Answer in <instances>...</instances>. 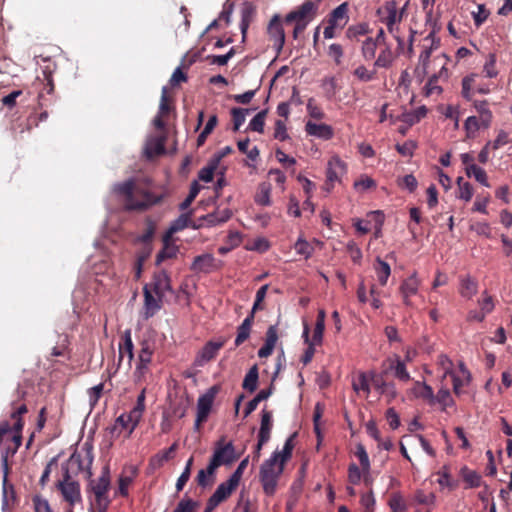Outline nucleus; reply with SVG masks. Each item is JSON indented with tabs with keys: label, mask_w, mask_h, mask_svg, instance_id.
<instances>
[{
	"label": "nucleus",
	"mask_w": 512,
	"mask_h": 512,
	"mask_svg": "<svg viewBox=\"0 0 512 512\" xmlns=\"http://www.w3.org/2000/svg\"><path fill=\"white\" fill-rule=\"evenodd\" d=\"M114 190L127 211H147L160 204L166 196L164 192H157L151 182L135 179L115 185Z\"/></svg>",
	"instance_id": "nucleus-1"
},
{
	"label": "nucleus",
	"mask_w": 512,
	"mask_h": 512,
	"mask_svg": "<svg viewBox=\"0 0 512 512\" xmlns=\"http://www.w3.org/2000/svg\"><path fill=\"white\" fill-rule=\"evenodd\" d=\"M398 185L401 188L407 189L409 192H414L418 186V181L414 175L408 174L399 179Z\"/></svg>",
	"instance_id": "nucleus-64"
},
{
	"label": "nucleus",
	"mask_w": 512,
	"mask_h": 512,
	"mask_svg": "<svg viewBox=\"0 0 512 512\" xmlns=\"http://www.w3.org/2000/svg\"><path fill=\"white\" fill-rule=\"evenodd\" d=\"M465 171L468 177L473 176L475 180L481 183L482 185L486 187L490 186L487 180V174L485 170L482 169L481 167L477 166L476 164H470L468 168H465Z\"/></svg>",
	"instance_id": "nucleus-39"
},
{
	"label": "nucleus",
	"mask_w": 512,
	"mask_h": 512,
	"mask_svg": "<svg viewBox=\"0 0 512 512\" xmlns=\"http://www.w3.org/2000/svg\"><path fill=\"white\" fill-rule=\"evenodd\" d=\"M462 181H463V178L458 177V179H457L458 190H459L458 197L465 201H470L473 196V187L469 182H462Z\"/></svg>",
	"instance_id": "nucleus-53"
},
{
	"label": "nucleus",
	"mask_w": 512,
	"mask_h": 512,
	"mask_svg": "<svg viewBox=\"0 0 512 512\" xmlns=\"http://www.w3.org/2000/svg\"><path fill=\"white\" fill-rule=\"evenodd\" d=\"M143 413H144V410L134 407L128 414H126V416L128 417V421L131 422V425H130L129 433H126V435H124V438L127 439L131 436V434L134 432V430L138 426L139 422L141 421Z\"/></svg>",
	"instance_id": "nucleus-46"
},
{
	"label": "nucleus",
	"mask_w": 512,
	"mask_h": 512,
	"mask_svg": "<svg viewBox=\"0 0 512 512\" xmlns=\"http://www.w3.org/2000/svg\"><path fill=\"white\" fill-rule=\"evenodd\" d=\"M477 282L470 276L462 277L460 284V294L465 298H472L477 293Z\"/></svg>",
	"instance_id": "nucleus-36"
},
{
	"label": "nucleus",
	"mask_w": 512,
	"mask_h": 512,
	"mask_svg": "<svg viewBox=\"0 0 512 512\" xmlns=\"http://www.w3.org/2000/svg\"><path fill=\"white\" fill-rule=\"evenodd\" d=\"M256 6L252 2H246L241 9V22H240V30L242 33L243 40L246 37L247 30L250 24L254 21L256 17Z\"/></svg>",
	"instance_id": "nucleus-23"
},
{
	"label": "nucleus",
	"mask_w": 512,
	"mask_h": 512,
	"mask_svg": "<svg viewBox=\"0 0 512 512\" xmlns=\"http://www.w3.org/2000/svg\"><path fill=\"white\" fill-rule=\"evenodd\" d=\"M131 422L128 421V417L126 414H121L115 420V424L112 428V432H115V435H112L115 438H119L123 431L129 433Z\"/></svg>",
	"instance_id": "nucleus-45"
},
{
	"label": "nucleus",
	"mask_w": 512,
	"mask_h": 512,
	"mask_svg": "<svg viewBox=\"0 0 512 512\" xmlns=\"http://www.w3.org/2000/svg\"><path fill=\"white\" fill-rule=\"evenodd\" d=\"M153 350L148 342L141 343V349L138 354V362L134 375L137 380H141L148 371V366L151 363Z\"/></svg>",
	"instance_id": "nucleus-17"
},
{
	"label": "nucleus",
	"mask_w": 512,
	"mask_h": 512,
	"mask_svg": "<svg viewBox=\"0 0 512 512\" xmlns=\"http://www.w3.org/2000/svg\"><path fill=\"white\" fill-rule=\"evenodd\" d=\"M176 449H177V444L176 443L172 444L168 449L163 450V451L159 452L158 454H156L154 457H152L150 460V465L153 468H159V467L163 466V464L165 462L169 461L170 459H172L174 457V453H175Z\"/></svg>",
	"instance_id": "nucleus-31"
},
{
	"label": "nucleus",
	"mask_w": 512,
	"mask_h": 512,
	"mask_svg": "<svg viewBox=\"0 0 512 512\" xmlns=\"http://www.w3.org/2000/svg\"><path fill=\"white\" fill-rule=\"evenodd\" d=\"M27 411L28 409L25 403H21L20 405H17L16 402L12 403L10 418L14 423L12 426L10 425V431L6 434V436L11 435V441L14 443V447L11 450L12 454L16 453L22 444V430L24 427L22 415L26 414Z\"/></svg>",
	"instance_id": "nucleus-6"
},
{
	"label": "nucleus",
	"mask_w": 512,
	"mask_h": 512,
	"mask_svg": "<svg viewBox=\"0 0 512 512\" xmlns=\"http://www.w3.org/2000/svg\"><path fill=\"white\" fill-rule=\"evenodd\" d=\"M268 110L264 109L258 112L250 121L248 129L258 133L264 132L265 119L267 117Z\"/></svg>",
	"instance_id": "nucleus-41"
},
{
	"label": "nucleus",
	"mask_w": 512,
	"mask_h": 512,
	"mask_svg": "<svg viewBox=\"0 0 512 512\" xmlns=\"http://www.w3.org/2000/svg\"><path fill=\"white\" fill-rule=\"evenodd\" d=\"M32 502L35 512H53L48 500L40 495H35Z\"/></svg>",
	"instance_id": "nucleus-61"
},
{
	"label": "nucleus",
	"mask_w": 512,
	"mask_h": 512,
	"mask_svg": "<svg viewBox=\"0 0 512 512\" xmlns=\"http://www.w3.org/2000/svg\"><path fill=\"white\" fill-rule=\"evenodd\" d=\"M238 483L229 477L228 480L222 482L209 498V508L215 509L220 503L230 497L233 491L238 487Z\"/></svg>",
	"instance_id": "nucleus-13"
},
{
	"label": "nucleus",
	"mask_w": 512,
	"mask_h": 512,
	"mask_svg": "<svg viewBox=\"0 0 512 512\" xmlns=\"http://www.w3.org/2000/svg\"><path fill=\"white\" fill-rule=\"evenodd\" d=\"M224 344L225 340L207 342L197 355V363L199 365H203L204 363L213 360Z\"/></svg>",
	"instance_id": "nucleus-18"
},
{
	"label": "nucleus",
	"mask_w": 512,
	"mask_h": 512,
	"mask_svg": "<svg viewBox=\"0 0 512 512\" xmlns=\"http://www.w3.org/2000/svg\"><path fill=\"white\" fill-rule=\"evenodd\" d=\"M346 163L342 161L338 156L332 157L328 161V167L326 172V190L330 191L334 187V183L340 181L341 177L346 173Z\"/></svg>",
	"instance_id": "nucleus-11"
},
{
	"label": "nucleus",
	"mask_w": 512,
	"mask_h": 512,
	"mask_svg": "<svg viewBox=\"0 0 512 512\" xmlns=\"http://www.w3.org/2000/svg\"><path fill=\"white\" fill-rule=\"evenodd\" d=\"M93 446L89 442H85L81 452H74L68 459L67 465L63 468H69L70 474L77 475L82 471H86L87 478L92 477L91 466L93 463Z\"/></svg>",
	"instance_id": "nucleus-4"
},
{
	"label": "nucleus",
	"mask_w": 512,
	"mask_h": 512,
	"mask_svg": "<svg viewBox=\"0 0 512 512\" xmlns=\"http://www.w3.org/2000/svg\"><path fill=\"white\" fill-rule=\"evenodd\" d=\"M295 437L296 433L285 441L282 451H274L270 458L265 460L260 467L259 479L264 493L268 496H272L276 492L278 480L284 471V466L292 456Z\"/></svg>",
	"instance_id": "nucleus-2"
},
{
	"label": "nucleus",
	"mask_w": 512,
	"mask_h": 512,
	"mask_svg": "<svg viewBox=\"0 0 512 512\" xmlns=\"http://www.w3.org/2000/svg\"><path fill=\"white\" fill-rule=\"evenodd\" d=\"M369 382L370 376H368L366 373L361 372L358 376V379L353 382V389L358 392L360 390L364 391L367 395L370 393V385Z\"/></svg>",
	"instance_id": "nucleus-54"
},
{
	"label": "nucleus",
	"mask_w": 512,
	"mask_h": 512,
	"mask_svg": "<svg viewBox=\"0 0 512 512\" xmlns=\"http://www.w3.org/2000/svg\"><path fill=\"white\" fill-rule=\"evenodd\" d=\"M277 340H278L277 327L275 325H271L266 331L264 345L258 350V356L260 358L269 357L273 353V350L275 348Z\"/></svg>",
	"instance_id": "nucleus-21"
},
{
	"label": "nucleus",
	"mask_w": 512,
	"mask_h": 512,
	"mask_svg": "<svg viewBox=\"0 0 512 512\" xmlns=\"http://www.w3.org/2000/svg\"><path fill=\"white\" fill-rule=\"evenodd\" d=\"M435 403H439L442 406L443 410L454 404L453 399L451 397V393L448 388L442 387L439 389L437 395H435Z\"/></svg>",
	"instance_id": "nucleus-49"
},
{
	"label": "nucleus",
	"mask_w": 512,
	"mask_h": 512,
	"mask_svg": "<svg viewBox=\"0 0 512 512\" xmlns=\"http://www.w3.org/2000/svg\"><path fill=\"white\" fill-rule=\"evenodd\" d=\"M362 476L363 470L355 463H351L348 467V481L353 485H357L360 483Z\"/></svg>",
	"instance_id": "nucleus-62"
},
{
	"label": "nucleus",
	"mask_w": 512,
	"mask_h": 512,
	"mask_svg": "<svg viewBox=\"0 0 512 512\" xmlns=\"http://www.w3.org/2000/svg\"><path fill=\"white\" fill-rule=\"evenodd\" d=\"M191 214L192 212L183 213L177 219H175L169 227V234H174L188 227L191 222Z\"/></svg>",
	"instance_id": "nucleus-40"
},
{
	"label": "nucleus",
	"mask_w": 512,
	"mask_h": 512,
	"mask_svg": "<svg viewBox=\"0 0 512 512\" xmlns=\"http://www.w3.org/2000/svg\"><path fill=\"white\" fill-rule=\"evenodd\" d=\"M353 75L362 82H369L375 78L376 71H370L364 65H359L353 71Z\"/></svg>",
	"instance_id": "nucleus-59"
},
{
	"label": "nucleus",
	"mask_w": 512,
	"mask_h": 512,
	"mask_svg": "<svg viewBox=\"0 0 512 512\" xmlns=\"http://www.w3.org/2000/svg\"><path fill=\"white\" fill-rule=\"evenodd\" d=\"M369 32L368 24L359 23L348 27L346 30V37L348 39H356L359 36L366 35Z\"/></svg>",
	"instance_id": "nucleus-51"
},
{
	"label": "nucleus",
	"mask_w": 512,
	"mask_h": 512,
	"mask_svg": "<svg viewBox=\"0 0 512 512\" xmlns=\"http://www.w3.org/2000/svg\"><path fill=\"white\" fill-rule=\"evenodd\" d=\"M317 6L313 1L306 0L303 4H301L297 9L288 13L285 17L286 23L292 22H304L309 24L316 15Z\"/></svg>",
	"instance_id": "nucleus-9"
},
{
	"label": "nucleus",
	"mask_w": 512,
	"mask_h": 512,
	"mask_svg": "<svg viewBox=\"0 0 512 512\" xmlns=\"http://www.w3.org/2000/svg\"><path fill=\"white\" fill-rule=\"evenodd\" d=\"M370 380L373 387L380 393H386L387 389H393V382H386L383 376L377 375L375 372L370 373Z\"/></svg>",
	"instance_id": "nucleus-42"
},
{
	"label": "nucleus",
	"mask_w": 512,
	"mask_h": 512,
	"mask_svg": "<svg viewBox=\"0 0 512 512\" xmlns=\"http://www.w3.org/2000/svg\"><path fill=\"white\" fill-rule=\"evenodd\" d=\"M217 468H213L210 470V463L205 469H201L198 471V474L195 478V482L198 486H201L203 488L211 485L214 482V475Z\"/></svg>",
	"instance_id": "nucleus-37"
},
{
	"label": "nucleus",
	"mask_w": 512,
	"mask_h": 512,
	"mask_svg": "<svg viewBox=\"0 0 512 512\" xmlns=\"http://www.w3.org/2000/svg\"><path fill=\"white\" fill-rule=\"evenodd\" d=\"M355 455L359 459V462H360V465H361V469L363 470V473H369L370 461H369L368 454H367V452L365 450V447L363 445L359 444L357 446Z\"/></svg>",
	"instance_id": "nucleus-56"
},
{
	"label": "nucleus",
	"mask_w": 512,
	"mask_h": 512,
	"mask_svg": "<svg viewBox=\"0 0 512 512\" xmlns=\"http://www.w3.org/2000/svg\"><path fill=\"white\" fill-rule=\"evenodd\" d=\"M405 12V6L399 10L395 1L386 2L383 7L377 11L378 15L380 16V21L386 25L388 32L397 41L398 48L401 49L404 46V38L400 32V23Z\"/></svg>",
	"instance_id": "nucleus-3"
},
{
	"label": "nucleus",
	"mask_w": 512,
	"mask_h": 512,
	"mask_svg": "<svg viewBox=\"0 0 512 512\" xmlns=\"http://www.w3.org/2000/svg\"><path fill=\"white\" fill-rule=\"evenodd\" d=\"M258 378V366L255 364L246 373L242 387L249 392H254L257 388Z\"/></svg>",
	"instance_id": "nucleus-35"
},
{
	"label": "nucleus",
	"mask_w": 512,
	"mask_h": 512,
	"mask_svg": "<svg viewBox=\"0 0 512 512\" xmlns=\"http://www.w3.org/2000/svg\"><path fill=\"white\" fill-rule=\"evenodd\" d=\"M56 487L71 506L81 500L80 484L73 480L69 468H63V478L58 481Z\"/></svg>",
	"instance_id": "nucleus-8"
},
{
	"label": "nucleus",
	"mask_w": 512,
	"mask_h": 512,
	"mask_svg": "<svg viewBox=\"0 0 512 512\" xmlns=\"http://www.w3.org/2000/svg\"><path fill=\"white\" fill-rule=\"evenodd\" d=\"M254 109L234 107L231 109L230 114L233 123V131L236 132L240 129L246 119V111H253Z\"/></svg>",
	"instance_id": "nucleus-38"
},
{
	"label": "nucleus",
	"mask_w": 512,
	"mask_h": 512,
	"mask_svg": "<svg viewBox=\"0 0 512 512\" xmlns=\"http://www.w3.org/2000/svg\"><path fill=\"white\" fill-rule=\"evenodd\" d=\"M91 491L95 495V499L98 505H101L102 501L106 499V495L110 488V470L108 466L102 468L101 476L97 481H90Z\"/></svg>",
	"instance_id": "nucleus-12"
},
{
	"label": "nucleus",
	"mask_w": 512,
	"mask_h": 512,
	"mask_svg": "<svg viewBox=\"0 0 512 512\" xmlns=\"http://www.w3.org/2000/svg\"><path fill=\"white\" fill-rule=\"evenodd\" d=\"M294 249L297 254L302 255L305 259L310 258L314 253L313 246L303 238H298L296 243L294 244Z\"/></svg>",
	"instance_id": "nucleus-47"
},
{
	"label": "nucleus",
	"mask_w": 512,
	"mask_h": 512,
	"mask_svg": "<svg viewBox=\"0 0 512 512\" xmlns=\"http://www.w3.org/2000/svg\"><path fill=\"white\" fill-rule=\"evenodd\" d=\"M477 74H471L468 76H465L462 79V96L466 100H471L472 98V89L474 88L475 78L477 77Z\"/></svg>",
	"instance_id": "nucleus-52"
},
{
	"label": "nucleus",
	"mask_w": 512,
	"mask_h": 512,
	"mask_svg": "<svg viewBox=\"0 0 512 512\" xmlns=\"http://www.w3.org/2000/svg\"><path fill=\"white\" fill-rule=\"evenodd\" d=\"M220 391L219 385H213L205 394L201 395L197 401V415L195 420V429L200 430L201 425L207 421L212 409L216 395Z\"/></svg>",
	"instance_id": "nucleus-7"
},
{
	"label": "nucleus",
	"mask_w": 512,
	"mask_h": 512,
	"mask_svg": "<svg viewBox=\"0 0 512 512\" xmlns=\"http://www.w3.org/2000/svg\"><path fill=\"white\" fill-rule=\"evenodd\" d=\"M145 286H150L156 296L165 297L166 292H172L171 280L165 271L154 273L152 281Z\"/></svg>",
	"instance_id": "nucleus-15"
},
{
	"label": "nucleus",
	"mask_w": 512,
	"mask_h": 512,
	"mask_svg": "<svg viewBox=\"0 0 512 512\" xmlns=\"http://www.w3.org/2000/svg\"><path fill=\"white\" fill-rule=\"evenodd\" d=\"M215 258L212 254H202L196 256L191 265V270L194 272L209 273L214 267Z\"/></svg>",
	"instance_id": "nucleus-26"
},
{
	"label": "nucleus",
	"mask_w": 512,
	"mask_h": 512,
	"mask_svg": "<svg viewBox=\"0 0 512 512\" xmlns=\"http://www.w3.org/2000/svg\"><path fill=\"white\" fill-rule=\"evenodd\" d=\"M325 318V311L323 309H320L317 314L313 336L312 339H310L312 343H315L317 345H320L322 343L323 334L325 330Z\"/></svg>",
	"instance_id": "nucleus-29"
},
{
	"label": "nucleus",
	"mask_w": 512,
	"mask_h": 512,
	"mask_svg": "<svg viewBox=\"0 0 512 512\" xmlns=\"http://www.w3.org/2000/svg\"><path fill=\"white\" fill-rule=\"evenodd\" d=\"M272 430V413L267 410L262 411L261 425L258 433V439L262 443H267L270 439Z\"/></svg>",
	"instance_id": "nucleus-28"
},
{
	"label": "nucleus",
	"mask_w": 512,
	"mask_h": 512,
	"mask_svg": "<svg viewBox=\"0 0 512 512\" xmlns=\"http://www.w3.org/2000/svg\"><path fill=\"white\" fill-rule=\"evenodd\" d=\"M348 3L344 2L337 6L329 14L327 24L342 29L348 21Z\"/></svg>",
	"instance_id": "nucleus-20"
},
{
	"label": "nucleus",
	"mask_w": 512,
	"mask_h": 512,
	"mask_svg": "<svg viewBox=\"0 0 512 512\" xmlns=\"http://www.w3.org/2000/svg\"><path fill=\"white\" fill-rule=\"evenodd\" d=\"M474 106L476 111L479 113L481 125L485 128L489 127L492 122L493 115L491 110L488 108L487 101H476Z\"/></svg>",
	"instance_id": "nucleus-34"
},
{
	"label": "nucleus",
	"mask_w": 512,
	"mask_h": 512,
	"mask_svg": "<svg viewBox=\"0 0 512 512\" xmlns=\"http://www.w3.org/2000/svg\"><path fill=\"white\" fill-rule=\"evenodd\" d=\"M267 33L270 40L273 42V47L279 53L285 43V32L282 26L281 18L279 15H274L267 27Z\"/></svg>",
	"instance_id": "nucleus-14"
},
{
	"label": "nucleus",
	"mask_w": 512,
	"mask_h": 512,
	"mask_svg": "<svg viewBox=\"0 0 512 512\" xmlns=\"http://www.w3.org/2000/svg\"><path fill=\"white\" fill-rule=\"evenodd\" d=\"M382 366L384 367L383 372L385 374L393 372L394 377L399 381L408 382L411 379L410 374L406 368V363L401 359L399 355L388 357L385 361H383Z\"/></svg>",
	"instance_id": "nucleus-10"
},
{
	"label": "nucleus",
	"mask_w": 512,
	"mask_h": 512,
	"mask_svg": "<svg viewBox=\"0 0 512 512\" xmlns=\"http://www.w3.org/2000/svg\"><path fill=\"white\" fill-rule=\"evenodd\" d=\"M394 57L390 47L383 49L378 58L376 59L374 66L379 68H389L393 63Z\"/></svg>",
	"instance_id": "nucleus-44"
},
{
	"label": "nucleus",
	"mask_w": 512,
	"mask_h": 512,
	"mask_svg": "<svg viewBox=\"0 0 512 512\" xmlns=\"http://www.w3.org/2000/svg\"><path fill=\"white\" fill-rule=\"evenodd\" d=\"M463 478L472 488L479 487L481 484V476L476 471L463 469Z\"/></svg>",
	"instance_id": "nucleus-63"
},
{
	"label": "nucleus",
	"mask_w": 512,
	"mask_h": 512,
	"mask_svg": "<svg viewBox=\"0 0 512 512\" xmlns=\"http://www.w3.org/2000/svg\"><path fill=\"white\" fill-rule=\"evenodd\" d=\"M199 503L190 498H183L173 512H196Z\"/></svg>",
	"instance_id": "nucleus-57"
},
{
	"label": "nucleus",
	"mask_w": 512,
	"mask_h": 512,
	"mask_svg": "<svg viewBox=\"0 0 512 512\" xmlns=\"http://www.w3.org/2000/svg\"><path fill=\"white\" fill-rule=\"evenodd\" d=\"M355 455L359 459V462H360V465H361V469L363 470V473H369L370 461H369L368 454H367V452L365 450V447L363 445L359 444L357 446Z\"/></svg>",
	"instance_id": "nucleus-55"
},
{
	"label": "nucleus",
	"mask_w": 512,
	"mask_h": 512,
	"mask_svg": "<svg viewBox=\"0 0 512 512\" xmlns=\"http://www.w3.org/2000/svg\"><path fill=\"white\" fill-rule=\"evenodd\" d=\"M327 54L334 60V63L339 66L342 64V58L344 55L343 47L338 43H333L328 47Z\"/></svg>",
	"instance_id": "nucleus-58"
},
{
	"label": "nucleus",
	"mask_w": 512,
	"mask_h": 512,
	"mask_svg": "<svg viewBox=\"0 0 512 512\" xmlns=\"http://www.w3.org/2000/svg\"><path fill=\"white\" fill-rule=\"evenodd\" d=\"M478 11L472 12V17L476 27H480L489 17L490 11L486 9L484 4H478Z\"/></svg>",
	"instance_id": "nucleus-60"
},
{
	"label": "nucleus",
	"mask_w": 512,
	"mask_h": 512,
	"mask_svg": "<svg viewBox=\"0 0 512 512\" xmlns=\"http://www.w3.org/2000/svg\"><path fill=\"white\" fill-rule=\"evenodd\" d=\"M440 78H448V69L445 64L442 65L440 71L437 74H433L424 87L425 96L429 97L433 94H441L442 88L438 85Z\"/></svg>",
	"instance_id": "nucleus-25"
},
{
	"label": "nucleus",
	"mask_w": 512,
	"mask_h": 512,
	"mask_svg": "<svg viewBox=\"0 0 512 512\" xmlns=\"http://www.w3.org/2000/svg\"><path fill=\"white\" fill-rule=\"evenodd\" d=\"M144 295V318L153 317L162 307L164 297H159L151 291L150 286L143 287Z\"/></svg>",
	"instance_id": "nucleus-16"
},
{
	"label": "nucleus",
	"mask_w": 512,
	"mask_h": 512,
	"mask_svg": "<svg viewBox=\"0 0 512 512\" xmlns=\"http://www.w3.org/2000/svg\"><path fill=\"white\" fill-rule=\"evenodd\" d=\"M418 288L419 281L416 275H412L403 281V283L400 286V293L402 295L403 302L405 305H411L410 298L417 294Z\"/></svg>",
	"instance_id": "nucleus-22"
},
{
	"label": "nucleus",
	"mask_w": 512,
	"mask_h": 512,
	"mask_svg": "<svg viewBox=\"0 0 512 512\" xmlns=\"http://www.w3.org/2000/svg\"><path fill=\"white\" fill-rule=\"evenodd\" d=\"M309 332H310L309 326H308V324L305 323L302 336L304 338V342L307 344V348L301 357V362L304 365L309 364L312 361L313 356L315 354V345L316 344L311 342L310 337H309Z\"/></svg>",
	"instance_id": "nucleus-32"
},
{
	"label": "nucleus",
	"mask_w": 512,
	"mask_h": 512,
	"mask_svg": "<svg viewBox=\"0 0 512 512\" xmlns=\"http://www.w3.org/2000/svg\"><path fill=\"white\" fill-rule=\"evenodd\" d=\"M377 44L373 38L368 37L362 44V56L365 60H372L375 57Z\"/></svg>",
	"instance_id": "nucleus-50"
},
{
	"label": "nucleus",
	"mask_w": 512,
	"mask_h": 512,
	"mask_svg": "<svg viewBox=\"0 0 512 512\" xmlns=\"http://www.w3.org/2000/svg\"><path fill=\"white\" fill-rule=\"evenodd\" d=\"M151 249L150 248H143L141 251H139L136 255V261H135V278L139 279L142 274L143 265L146 262V260L150 257Z\"/></svg>",
	"instance_id": "nucleus-43"
},
{
	"label": "nucleus",
	"mask_w": 512,
	"mask_h": 512,
	"mask_svg": "<svg viewBox=\"0 0 512 512\" xmlns=\"http://www.w3.org/2000/svg\"><path fill=\"white\" fill-rule=\"evenodd\" d=\"M412 391L415 397L427 401L430 405L435 404V395L433 389L425 382L415 381Z\"/></svg>",
	"instance_id": "nucleus-27"
},
{
	"label": "nucleus",
	"mask_w": 512,
	"mask_h": 512,
	"mask_svg": "<svg viewBox=\"0 0 512 512\" xmlns=\"http://www.w3.org/2000/svg\"><path fill=\"white\" fill-rule=\"evenodd\" d=\"M374 270L380 285L385 286L391 274L390 265L378 257L374 264Z\"/></svg>",
	"instance_id": "nucleus-33"
},
{
	"label": "nucleus",
	"mask_w": 512,
	"mask_h": 512,
	"mask_svg": "<svg viewBox=\"0 0 512 512\" xmlns=\"http://www.w3.org/2000/svg\"><path fill=\"white\" fill-rule=\"evenodd\" d=\"M271 184L269 182H262L258 185L257 192L255 194V202L261 206L271 205Z\"/></svg>",
	"instance_id": "nucleus-30"
},
{
	"label": "nucleus",
	"mask_w": 512,
	"mask_h": 512,
	"mask_svg": "<svg viewBox=\"0 0 512 512\" xmlns=\"http://www.w3.org/2000/svg\"><path fill=\"white\" fill-rule=\"evenodd\" d=\"M133 349L134 345L132 341L131 330L127 329L122 334L121 342L119 343V363L125 356H127L128 363L130 365L134 358Z\"/></svg>",
	"instance_id": "nucleus-24"
},
{
	"label": "nucleus",
	"mask_w": 512,
	"mask_h": 512,
	"mask_svg": "<svg viewBox=\"0 0 512 512\" xmlns=\"http://www.w3.org/2000/svg\"><path fill=\"white\" fill-rule=\"evenodd\" d=\"M241 453H237L232 442H225V438H220L214 447L212 457L210 459V470L219 468L220 466H228L238 460Z\"/></svg>",
	"instance_id": "nucleus-5"
},
{
	"label": "nucleus",
	"mask_w": 512,
	"mask_h": 512,
	"mask_svg": "<svg viewBox=\"0 0 512 512\" xmlns=\"http://www.w3.org/2000/svg\"><path fill=\"white\" fill-rule=\"evenodd\" d=\"M305 131L308 135L314 136L323 140H330L333 135L334 131L333 128L325 123H314L311 121H308L305 125Z\"/></svg>",
	"instance_id": "nucleus-19"
},
{
	"label": "nucleus",
	"mask_w": 512,
	"mask_h": 512,
	"mask_svg": "<svg viewBox=\"0 0 512 512\" xmlns=\"http://www.w3.org/2000/svg\"><path fill=\"white\" fill-rule=\"evenodd\" d=\"M232 216V212L229 209L217 210L216 212L207 216L208 222L212 225L225 223Z\"/></svg>",
	"instance_id": "nucleus-48"
}]
</instances>
